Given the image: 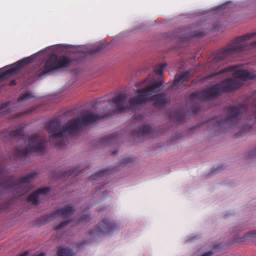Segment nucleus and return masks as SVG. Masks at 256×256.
<instances>
[{
	"label": "nucleus",
	"instance_id": "f257e3e1",
	"mask_svg": "<svg viewBox=\"0 0 256 256\" xmlns=\"http://www.w3.org/2000/svg\"><path fill=\"white\" fill-rule=\"evenodd\" d=\"M238 67L240 66L238 65L231 66L205 76L203 78L204 81L212 79L214 77L228 72H234L232 76L236 78H228L202 90L194 92L190 94V98L201 102L212 100L218 97L223 93L234 92L239 88L242 86V82L238 78L248 80H254L256 78V74L254 72H249L246 70H237Z\"/></svg>",
	"mask_w": 256,
	"mask_h": 256
},
{
	"label": "nucleus",
	"instance_id": "f03ea898",
	"mask_svg": "<svg viewBox=\"0 0 256 256\" xmlns=\"http://www.w3.org/2000/svg\"><path fill=\"white\" fill-rule=\"evenodd\" d=\"M104 113H82L78 118L70 120L66 122L62 128L60 121L54 119L47 122L46 128L50 134V142L52 144L62 146L65 144L67 136L78 132L84 126L98 122L108 116Z\"/></svg>",
	"mask_w": 256,
	"mask_h": 256
},
{
	"label": "nucleus",
	"instance_id": "7ed1b4c3",
	"mask_svg": "<svg viewBox=\"0 0 256 256\" xmlns=\"http://www.w3.org/2000/svg\"><path fill=\"white\" fill-rule=\"evenodd\" d=\"M127 97L126 94L124 92L116 94L110 99L105 96L82 106L76 104L73 107L68 108L63 112H93L92 111L97 109L108 106L110 107L111 112H125L138 106L131 104L130 102V99L128 101ZM103 112H108L104 110Z\"/></svg>",
	"mask_w": 256,
	"mask_h": 256
},
{
	"label": "nucleus",
	"instance_id": "20e7f679",
	"mask_svg": "<svg viewBox=\"0 0 256 256\" xmlns=\"http://www.w3.org/2000/svg\"><path fill=\"white\" fill-rule=\"evenodd\" d=\"M164 84L162 78L158 80H154L148 84V80L145 79L141 82H136L135 86H144L139 88L136 92L138 95L130 98V103L132 105H140L147 102H152L156 107L162 108L168 102L166 96L164 94H158L150 96L152 94L158 92Z\"/></svg>",
	"mask_w": 256,
	"mask_h": 256
},
{
	"label": "nucleus",
	"instance_id": "39448f33",
	"mask_svg": "<svg viewBox=\"0 0 256 256\" xmlns=\"http://www.w3.org/2000/svg\"><path fill=\"white\" fill-rule=\"evenodd\" d=\"M256 36V32L246 34L236 38L226 47L222 48L216 53L212 60L214 63L218 62L232 54L242 52L256 47V40L250 44L246 41Z\"/></svg>",
	"mask_w": 256,
	"mask_h": 256
},
{
	"label": "nucleus",
	"instance_id": "423d86ee",
	"mask_svg": "<svg viewBox=\"0 0 256 256\" xmlns=\"http://www.w3.org/2000/svg\"><path fill=\"white\" fill-rule=\"evenodd\" d=\"M36 176V172H32L18 180H16L13 178L3 180L0 182V190L12 192L16 197L20 196L29 190V183L34 180Z\"/></svg>",
	"mask_w": 256,
	"mask_h": 256
},
{
	"label": "nucleus",
	"instance_id": "0eeeda50",
	"mask_svg": "<svg viewBox=\"0 0 256 256\" xmlns=\"http://www.w3.org/2000/svg\"><path fill=\"white\" fill-rule=\"evenodd\" d=\"M72 60L66 56L53 54L46 61L44 66L40 70L38 74V77H40L51 71L62 68L68 67L72 62Z\"/></svg>",
	"mask_w": 256,
	"mask_h": 256
},
{
	"label": "nucleus",
	"instance_id": "6e6552de",
	"mask_svg": "<svg viewBox=\"0 0 256 256\" xmlns=\"http://www.w3.org/2000/svg\"><path fill=\"white\" fill-rule=\"evenodd\" d=\"M46 140L43 137L36 134L28 136V141L26 142L24 148L16 150V154L22 156L30 152H41L45 148Z\"/></svg>",
	"mask_w": 256,
	"mask_h": 256
},
{
	"label": "nucleus",
	"instance_id": "1a4fd4ad",
	"mask_svg": "<svg viewBox=\"0 0 256 256\" xmlns=\"http://www.w3.org/2000/svg\"><path fill=\"white\" fill-rule=\"evenodd\" d=\"M34 60V56H28L17 62L10 67L8 66L4 68V69L5 70H3L0 74V82L8 78L11 76L17 74L22 68L32 62Z\"/></svg>",
	"mask_w": 256,
	"mask_h": 256
},
{
	"label": "nucleus",
	"instance_id": "9d476101",
	"mask_svg": "<svg viewBox=\"0 0 256 256\" xmlns=\"http://www.w3.org/2000/svg\"><path fill=\"white\" fill-rule=\"evenodd\" d=\"M226 116V119L224 120H221V118H216L212 120V122L215 124H226L231 126H234L238 124L241 120L240 113H228Z\"/></svg>",
	"mask_w": 256,
	"mask_h": 256
},
{
	"label": "nucleus",
	"instance_id": "9b49d317",
	"mask_svg": "<svg viewBox=\"0 0 256 256\" xmlns=\"http://www.w3.org/2000/svg\"><path fill=\"white\" fill-rule=\"evenodd\" d=\"M117 226L115 223L110 221L108 218L102 220L100 225L92 232V234H97L100 233L107 234L115 230Z\"/></svg>",
	"mask_w": 256,
	"mask_h": 256
},
{
	"label": "nucleus",
	"instance_id": "f8f14e48",
	"mask_svg": "<svg viewBox=\"0 0 256 256\" xmlns=\"http://www.w3.org/2000/svg\"><path fill=\"white\" fill-rule=\"evenodd\" d=\"M49 190L50 189L48 188H40L30 194L28 196L27 200L32 204H36L45 198Z\"/></svg>",
	"mask_w": 256,
	"mask_h": 256
},
{
	"label": "nucleus",
	"instance_id": "ddd939ff",
	"mask_svg": "<svg viewBox=\"0 0 256 256\" xmlns=\"http://www.w3.org/2000/svg\"><path fill=\"white\" fill-rule=\"evenodd\" d=\"M74 210L72 206H67L62 208L54 212L52 216L57 217L60 216L63 218H66L74 214Z\"/></svg>",
	"mask_w": 256,
	"mask_h": 256
},
{
	"label": "nucleus",
	"instance_id": "4468645a",
	"mask_svg": "<svg viewBox=\"0 0 256 256\" xmlns=\"http://www.w3.org/2000/svg\"><path fill=\"white\" fill-rule=\"evenodd\" d=\"M248 104L245 102L239 103L230 107L228 112H246Z\"/></svg>",
	"mask_w": 256,
	"mask_h": 256
},
{
	"label": "nucleus",
	"instance_id": "2eb2a0df",
	"mask_svg": "<svg viewBox=\"0 0 256 256\" xmlns=\"http://www.w3.org/2000/svg\"><path fill=\"white\" fill-rule=\"evenodd\" d=\"M190 72L189 71L184 72L180 74H178L175 76L174 85L176 86L180 82H183L190 76Z\"/></svg>",
	"mask_w": 256,
	"mask_h": 256
},
{
	"label": "nucleus",
	"instance_id": "dca6fc26",
	"mask_svg": "<svg viewBox=\"0 0 256 256\" xmlns=\"http://www.w3.org/2000/svg\"><path fill=\"white\" fill-rule=\"evenodd\" d=\"M256 237V230H252L248 232L244 236L242 237L237 236L234 241L236 242H241L248 240V238Z\"/></svg>",
	"mask_w": 256,
	"mask_h": 256
},
{
	"label": "nucleus",
	"instance_id": "f3484780",
	"mask_svg": "<svg viewBox=\"0 0 256 256\" xmlns=\"http://www.w3.org/2000/svg\"><path fill=\"white\" fill-rule=\"evenodd\" d=\"M171 114L170 116L172 118V121L180 122L184 121V118L183 116H184V114L185 113H170Z\"/></svg>",
	"mask_w": 256,
	"mask_h": 256
},
{
	"label": "nucleus",
	"instance_id": "a211bd4d",
	"mask_svg": "<svg viewBox=\"0 0 256 256\" xmlns=\"http://www.w3.org/2000/svg\"><path fill=\"white\" fill-rule=\"evenodd\" d=\"M152 132V128L148 126H144L140 128L138 132L139 136H147Z\"/></svg>",
	"mask_w": 256,
	"mask_h": 256
},
{
	"label": "nucleus",
	"instance_id": "6ab92c4d",
	"mask_svg": "<svg viewBox=\"0 0 256 256\" xmlns=\"http://www.w3.org/2000/svg\"><path fill=\"white\" fill-rule=\"evenodd\" d=\"M34 97L33 94L30 92H26L22 93L18 98V101L22 102L30 100Z\"/></svg>",
	"mask_w": 256,
	"mask_h": 256
},
{
	"label": "nucleus",
	"instance_id": "aec40b11",
	"mask_svg": "<svg viewBox=\"0 0 256 256\" xmlns=\"http://www.w3.org/2000/svg\"><path fill=\"white\" fill-rule=\"evenodd\" d=\"M58 256H73L72 251L66 248H62L58 250Z\"/></svg>",
	"mask_w": 256,
	"mask_h": 256
},
{
	"label": "nucleus",
	"instance_id": "412c9836",
	"mask_svg": "<svg viewBox=\"0 0 256 256\" xmlns=\"http://www.w3.org/2000/svg\"><path fill=\"white\" fill-rule=\"evenodd\" d=\"M103 48V46L102 44H99L96 46H94L93 48H91L88 51L84 52V55H86L88 54H93L94 53H96L100 50Z\"/></svg>",
	"mask_w": 256,
	"mask_h": 256
},
{
	"label": "nucleus",
	"instance_id": "4be33fe9",
	"mask_svg": "<svg viewBox=\"0 0 256 256\" xmlns=\"http://www.w3.org/2000/svg\"><path fill=\"white\" fill-rule=\"evenodd\" d=\"M166 66V64H161L156 66L154 68V71L155 73L158 75H161L164 72V68Z\"/></svg>",
	"mask_w": 256,
	"mask_h": 256
},
{
	"label": "nucleus",
	"instance_id": "5701e85b",
	"mask_svg": "<svg viewBox=\"0 0 256 256\" xmlns=\"http://www.w3.org/2000/svg\"><path fill=\"white\" fill-rule=\"evenodd\" d=\"M134 160L135 159L134 158L130 156H128L123 158L122 162L124 164H128L134 162Z\"/></svg>",
	"mask_w": 256,
	"mask_h": 256
},
{
	"label": "nucleus",
	"instance_id": "b1692460",
	"mask_svg": "<svg viewBox=\"0 0 256 256\" xmlns=\"http://www.w3.org/2000/svg\"><path fill=\"white\" fill-rule=\"evenodd\" d=\"M111 137L110 136H106L104 138L100 141V144L102 146H104L108 144L110 142Z\"/></svg>",
	"mask_w": 256,
	"mask_h": 256
},
{
	"label": "nucleus",
	"instance_id": "393cba45",
	"mask_svg": "<svg viewBox=\"0 0 256 256\" xmlns=\"http://www.w3.org/2000/svg\"><path fill=\"white\" fill-rule=\"evenodd\" d=\"M22 133V130L21 128H16L12 130L10 134V136H18Z\"/></svg>",
	"mask_w": 256,
	"mask_h": 256
},
{
	"label": "nucleus",
	"instance_id": "a878e982",
	"mask_svg": "<svg viewBox=\"0 0 256 256\" xmlns=\"http://www.w3.org/2000/svg\"><path fill=\"white\" fill-rule=\"evenodd\" d=\"M134 122H136L137 121L140 120H142V113H135V114L134 115Z\"/></svg>",
	"mask_w": 256,
	"mask_h": 256
},
{
	"label": "nucleus",
	"instance_id": "bb28decb",
	"mask_svg": "<svg viewBox=\"0 0 256 256\" xmlns=\"http://www.w3.org/2000/svg\"><path fill=\"white\" fill-rule=\"evenodd\" d=\"M70 223V220L64 222H62L61 224H60L59 225H58L57 226H56L55 228L56 230H60V229L62 228L66 225H67Z\"/></svg>",
	"mask_w": 256,
	"mask_h": 256
},
{
	"label": "nucleus",
	"instance_id": "cd10ccee",
	"mask_svg": "<svg viewBox=\"0 0 256 256\" xmlns=\"http://www.w3.org/2000/svg\"><path fill=\"white\" fill-rule=\"evenodd\" d=\"M90 219V216L88 215H85L82 217L80 219L81 222H87Z\"/></svg>",
	"mask_w": 256,
	"mask_h": 256
},
{
	"label": "nucleus",
	"instance_id": "c85d7f7f",
	"mask_svg": "<svg viewBox=\"0 0 256 256\" xmlns=\"http://www.w3.org/2000/svg\"><path fill=\"white\" fill-rule=\"evenodd\" d=\"M204 34L202 32H196L194 34L190 35L191 36H202Z\"/></svg>",
	"mask_w": 256,
	"mask_h": 256
},
{
	"label": "nucleus",
	"instance_id": "c756f323",
	"mask_svg": "<svg viewBox=\"0 0 256 256\" xmlns=\"http://www.w3.org/2000/svg\"><path fill=\"white\" fill-rule=\"evenodd\" d=\"M8 106V104L7 103L2 104L0 106V110H2V109L6 108Z\"/></svg>",
	"mask_w": 256,
	"mask_h": 256
},
{
	"label": "nucleus",
	"instance_id": "7c9ffc66",
	"mask_svg": "<svg viewBox=\"0 0 256 256\" xmlns=\"http://www.w3.org/2000/svg\"><path fill=\"white\" fill-rule=\"evenodd\" d=\"M252 156H256V148L252 152Z\"/></svg>",
	"mask_w": 256,
	"mask_h": 256
},
{
	"label": "nucleus",
	"instance_id": "2f4dec72",
	"mask_svg": "<svg viewBox=\"0 0 256 256\" xmlns=\"http://www.w3.org/2000/svg\"><path fill=\"white\" fill-rule=\"evenodd\" d=\"M229 3H230V2H226V3L224 4H223L222 6H220V8H224V7Z\"/></svg>",
	"mask_w": 256,
	"mask_h": 256
},
{
	"label": "nucleus",
	"instance_id": "473e14b6",
	"mask_svg": "<svg viewBox=\"0 0 256 256\" xmlns=\"http://www.w3.org/2000/svg\"><path fill=\"white\" fill-rule=\"evenodd\" d=\"M16 84V81L14 80H12L10 82V85L14 86Z\"/></svg>",
	"mask_w": 256,
	"mask_h": 256
},
{
	"label": "nucleus",
	"instance_id": "72a5a7b5",
	"mask_svg": "<svg viewBox=\"0 0 256 256\" xmlns=\"http://www.w3.org/2000/svg\"><path fill=\"white\" fill-rule=\"evenodd\" d=\"M253 115H252V116L254 117V121L256 122V113H252Z\"/></svg>",
	"mask_w": 256,
	"mask_h": 256
},
{
	"label": "nucleus",
	"instance_id": "f704fd0d",
	"mask_svg": "<svg viewBox=\"0 0 256 256\" xmlns=\"http://www.w3.org/2000/svg\"><path fill=\"white\" fill-rule=\"evenodd\" d=\"M2 172V170H1V168H0V174H1Z\"/></svg>",
	"mask_w": 256,
	"mask_h": 256
}]
</instances>
